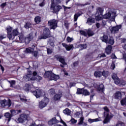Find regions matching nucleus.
Listing matches in <instances>:
<instances>
[{"mask_svg": "<svg viewBox=\"0 0 126 126\" xmlns=\"http://www.w3.org/2000/svg\"><path fill=\"white\" fill-rule=\"evenodd\" d=\"M37 75V72L34 71L32 73V71H28V74L24 76V80L25 81H29L30 80H37L39 81V80H42L43 79V77Z\"/></svg>", "mask_w": 126, "mask_h": 126, "instance_id": "nucleus-1", "label": "nucleus"}, {"mask_svg": "<svg viewBox=\"0 0 126 126\" xmlns=\"http://www.w3.org/2000/svg\"><path fill=\"white\" fill-rule=\"evenodd\" d=\"M63 1V0H52L51 10H53V12H55V13H57L62 9V6L59 4V3H61Z\"/></svg>", "mask_w": 126, "mask_h": 126, "instance_id": "nucleus-2", "label": "nucleus"}, {"mask_svg": "<svg viewBox=\"0 0 126 126\" xmlns=\"http://www.w3.org/2000/svg\"><path fill=\"white\" fill-rule=\"evenodd\" d=\"M7 32V37L9 40H13L15 38V36H17L19 32L17 29L12 30V28L8 27L6 28Z\"/></svg>", "mask_w": 126, "mask_h": 126, "instance_id": "nucleus-3", "label": "nucleus"}, {"mask_svg": "<svg viewBox=\"0 0 126 126\" xmlns=\"http://www.w3.org/2000/svg\"><path fill=\"white\" fill-rule=\"evenodd\" d=\"M44 77L45 78H48L49 80H55V81H57L58 79H60V76L53 73L52 71H45Z\"/></svg>", "mask_w": 126, "mask_h": 126, "instance_id": "nucleus-4", "label": "nucleus"}, {"mask_svg": "<svg viewBox=\"0 0 126 126\" xmlns=\"http://www.w3.org/2000/svg\"><path fill=\"white\" fill-rule=\"evenodd\" d=\"M104 110V117L105 118L103 123L104 124H108L110 123V120L113 118V115L111 113L109 112V108L105 106L103 107Z\"/></svg>", "mask_w": 126, "mask_h": 126, "instance_id": "nucleus-5", "label": "nucleus"}, {"mask_svg": "<svg viewBox=\"0 0 126 126\" xmlns=\"http://www.w3.org/2000/svg\"><path fill=\"white\" fill-rule=\"evenodd\" d=\"M116 16H117V11L115 9H111L108 13L103 16V17L105 19H110L113 21L115 20Z\"/></svg>", "mask_w": 126, "mask_h": 126, "instance_id": "nucleus-6", "label": "nucleus"}, {"mask_svg": "<svg viewBox=\"0 0 126 126\" xmlns=\"http://www.w3.org/2000/svg\"><path fill=\"white\" fill-rule=\"evenodd\" d=\"M112 77L113 80H114L115 84H117V85H119V86H122V85H126V82L124 80H120L119 77L117 76L116 74L113 73L112 76Z\"/></svg>", "mask_w": 126, "mask_h": 126, "instance_id": "nucleus-7", "label": "nucleus"}, {"mask_svg": "<svg viewBox=\"0 0 126 126\" xmlns=\"http://www.w3.org/2000/svg\"><path fill=\"white\" fill-rule=\"evenodd\" d=\"M51 36V31L49 28H45L43 30V33L40 36L38 37L39 40H42V39H47Z\"/></svg>", "mask_w": 126, "mask_h": 126, "instance_id": "nucleus-8", "label": "nucleus"}, {"mask_svg": "<svg viewBox=\"0 0 126 126\" xmlns=\"http://www.w3.org/2000/svg\"><path fill=\"white\" fill-rule=\"evenodd\" d=\"M80 33L81 35L85 36V37H87V36H88V37H91V36H93L94 35V32L92 31L90 29L85 31H80Z\"/></svg>", "mask_w": 126, "mask_h": 126, "instance_id": "nucleus-9", "label": "nucleus"}, {"mask_svg": "<svg viewBox=\"0 0 126 126\" xmlns=\"http://www.w3.org/2000/svg\"><path fill=\"white\" fill-rule=\"evenodd\" d=\"M48 25L50 26L49 29L50 30H52V29L55 30L58 27V20L53 19L49 21Z\"/></svg>", "mask_w": 126, "mask_h": 126, "instance_id": "nucleus-10", "label": "nucleus"}, {"mask_svg": "<svg viewBox=\"0 0 126 126\" xmlns=\"http://www.w3.org/2000/svg\"><path fill=\"white\" fill-rule=\"evenodd\" d=\"M0 107L1 108H5V107H7V108H9L11 106V100L10 99H8V100H6L5 99L1 100L0 101Z\"/></svg>", "mask_w": 126, "mask_h": 126, "instance_id": "nucleus-11", "label": "nucleus"}, {"mask_svg": "<svg viewBox=\"0 0 126 126\" xmlns=\"http://www.w3.org/2000/svg\"><path fill=\"white\" fill-rule=\"evenodd\" d=\"M50 100L48 97H44L43 99H42L40 102L39 103V106L40 109H43V108H45L48 104H49Z\"/></svg>", "mask_w": 126, "mask_h": 126, "instance_id": "nucleus-12", "label": "nucleus"}, {"mask_svg": "<svg viewBox=\"0 0 126 126\" xmlns=\"http://www.w3.org/2000/svg\"><path fill=\"white\" fill-rule=\"evenodd\" d=\"M35 89H33L35 90V91H32V93L35 96L36 98H40L41 96H43V93H42V91L41 90L37 89V87H35Z\"/></svg>", "mask_w": 126, "mask_h": 126, "instance_id": "nucleus-13", "label": "nucleus"}, {"mask_svg": "<svg viewBox=\"0 0 126 126\" xmlns=\"http://www.w3.org/2000/svg\"><path fill=\"white\" fill-rule=\"evenodd\" d=\"M55 58L56 60H57V61L58 60L59 62L62 63V64L60 65V66H61V67H64V65H66V63H65L64 59H63V57L60 56V55H56L55 56Z\"/></svg>", "mask_w": 126, "mask_h": 126, "instance_id": "nucleus-14", "label": "nucleus"}, {"mask_svg": "<svg viewBox=\"0 0 126 126\" xmlns=\"http://www.w3.org/2000/svg\"><path fill=\"white\" fill-rule=\"evenodd\" d=\"M103 11H104V10L101 7H98L96 9L97 13L99 14L97 17H96V18L97 19V20H101V19H103V15L102 14V13H103Z\"/></svg>", "mask_w": 126, "mask_h": 126, "instance_id": "nucleus-15", "label": "nucleus"}, {"mask_svg": "<svg viewBox=\"0 0 126 126\" xmlns=\"http://www.w3.org/2000/svg\"><path fill=\"white\" fill-rule=\"evenodd\" d=\"M122 28L121 25L116 26V27H110L109 29L113 34H116V33H118L119 32V30Z\"/></svg>", "mask_w": 126, "mask_h": 126, "instance_id": "nucleus-16", "label": "nucleus"}, {"mask_svg": "<svg viewBox=\"0 0 126 126\" xmlns=\"http://www.w3.org/2000/svg\"><path fill=\"white\" fill-rule=\"evenodd\" d=\"M27 120V115L26 114H22L20 115V118L16 120L17 123H23L25 121Z\"/></svg>", "mask_w": 126, "mask_h": 126, "instance_id": "nucleus-17", "label": "nucleus"}, {"mask_svg": "<svg viewBox=\"0 0 126 126\" xmlns=\"http://www.w3.org/2000/svg\"><path fill=\"white\" fill-rule=\"evenodd\" d=\"M35 89V87H34V86H33V85H29V84H26L25 86L24 87V90L27 92L30 91L31 90V92H32V90Z\"/></svg>", "mask_w": 126, "mask_h": 126, "instance_id": "nucleus-18", "label": "nucleus"}, {"mask_svg": "<svg viewBox=\"0 0 126 126\" xmlns=\"http://www.w3.org/2000/svg\"><path fill=\"white\" fill-rule=\"evenodd\" d=\"M62 45L64 48H65L66 51H70V50H72V49H73V45L72 44L67 45L66 43H62Z\"/></svg>", "mask_w": 126, "mask_h": 126, "instance_id": "nucleus-19", "label": "nucleus"}, {"mask_svg": "<svg viewBox=\"0 0 126 126\" xmlns=\"http://www.w3.org/2000/svg\"><path fill=\"white\" fill-rule=\"evenodd\" d=\"M58 123H60V122L59 120H57L56 117H54L48 122V125H49V126H53V125H55V124H57Z\"/></svg>", "mask_w": 126, "mask_h": 126, "instance_id": "nucleus-20", "label": "nucleus"}, {"mask_svg": "<svg viewBox=\"0 0 126 126\" xmlns=\"http://www.w3.org/2000/svg\"><path fill=\"white\" fill-rule=\"evenodd\" d=\"M34 48H35V45H32L31 47H29L28 48H26V50L25 51V52L26 54H31V53L34 52Z\"/></svg>", "mask_w": 126, "mask_h": 126, "instance_id": "nucleus-21", "label": "nucleus"}, {"mask_svg": "<svg viewBox=\"0 0 126 126\" xmlns=\"http://www.w3.org/2000/svg\"><path fill=\"white\" fill-rule=\"evenodd\" d=\"M32 39H33V36H32V34L30 33L28 37L25 38L24 41H25V43L27 44H29L30 41H31Z\"/></svg>", "mask_w": 126, "mask_h": 126, "instance_id": "nucleus-22", "label": "nucleus"}, {"mask_svg": "<svg viewBox=\"0 0 126 126\" xmlns=\"http://www.w3.org/2000/svg\"><path fill=\"white\" fill-rule=\"evenodd\" d=\"M101 121H102V119L100 117L94 119H92L90 118L88 119V122L90 123V124H92V123H96L97 122H101Z\"/></svg>", "mask_w": 126, "mask_h": 126, "instance_id": "nucleus-23", "label": "nucleus"}, {"mask_svg": "<svg viewBox=\"0 0 126 126\" xmlns=\"http://www.w3.org/2000/svg\"><path fill=\"white\" fill-rule=\"evenodd\" d=\"M10 113L11 116H15V115H17V114L21 113V110L12 109L10 110Z\"/></svg>", "mask_w": 126, "mask_h": 126, "instance_id": "nucleus-24", "label": "nucleus"}, {"mask_svg": "<svg viewBox=\"0 0 126 126\" xmlns=\"http://www.w3.org/2000/svg\"><path fill=\"white\" fill-rule=\"evenodd\" d=\"M82 14H83L82 11H80L79 12L75 13L74 16V21H77V19H78V17L80 16Z\"/></svg>", "mask_w": 126, "mask_h": 126, "instance_id": "nucleus-25", "label": "nucleus"}, {"mask_svg": "<svg viewBox=\"0 0 126 126\" xmlns=\"http://www.w3.org/2000/svg\"><path fill=\"white\" fill-rule=\"evenodd\" d=\"M95 22V19L93 18H89L87 21V24L88 25H92Z\"/></svg>", "mask_w": 126, "mask_h": 126, "instance_id": "nucleus-26", "label": "nucleus"}, {"mask_svg": "<svg viewBox=\"0 0 126 126\" xmlns=\"http://www.w3.org/2000/svg\"><path fill=\"white\" fill-rule=\"evenodd\" d=\"M112 49H113L112 46L107 45L105 49V53H106L107 55H110V54H111V52H112Z\"/></svg>", "mask_w": 126, "mask_h": 126, "instance_id": "nucleus-27", "label": "nucleus"}, {"mask_svg": "<svg viewBox=\"0 0 126 126\" xmlns=\"http://www.w3.org/2000/svg\"><path fill=\"white\" fill-rule=\"evenodd\" d=\"M115 99H122V93L117 91L114 94Z\"/></svg>", "mask_w": 126, "mask_h": 126, "instance_id": "nucleus-28", "label": "nucleus"}, {"mask_svg": "<svg viewBox=\"0 0 126 126\" xmlns=\"http://www.w3.org/2000/svg\"><path fill=\"white\" fill-rule=\"evenodd\" d=\"M4 117H5L6 119H7V120L8 122H10V120H11V118L12 117L11 114H10V113H9V112L5 113Z\"/></svg>", "mask_w": 126, "mask_h": 126, "instance_id": "nucleus-29", "label": "nucleus"}, {"mask_svg": "<svg viewBox=\"0 0 126 126\" xmlns=\"http://www.w3.org/2000/svg\"><path fill=\"white\" fill-rule=\"evenodd\" d=\"M63 113L64 114V115H66L67 116H70L71 111H70V110H69L68 108H66L63 111Z\"/></svg>", "mask_w": 126, "mask_h": 126, "instance_id": "nucleus-30", "label": "nucleus"}, {"mask_svg": "<svg viewBox=\"0 0 126 126\" xmlns=\"http://www.w3.org/2000/svg\"><path fill=\"white\" fill-rule=\"evenodd\" d=\"M95 77H101L102 76V72L100 71H95L94 73Z\"/></svg>", "mask_w": 126, "mask_h": 126, "instance_id": "nucleus-31", "label": "nucleus"}, {"mask_svg": "<svg viewBox=\"0 0 126 126\" xmlns=\"http://www.w3.org/2000/svg\"><path fill=\"white\" fill-rule=\"evenodd\" d=\"M100 40H102V42H104L106 44H108V37L106 35H103V36L100 37Z\"/></svg>", "mask_w": 126, "mask_h": 126, "instance_id": "nucleus-32", "label": "nucleus"}, {"mask_svg": "<svg viewBox=\"0 0 126 126\" xmlns=\"http://www.w3.org/2000/svg\"><path fill=\"white\" fill-rule=\"evenodd\" d=\"M34 21L36 24H39V23L41 22V17L39 16L35 17L34 18Z\"/></svg>", "mask_w": 126, "mask_h": 126, "instance_id": "nucleus-33", "label": "nucleus"}, {"mask_svg": "<svg viewBox=\"0 0 126 126\" xmlns=\"http://www.w3.org/2000/svg\"><path fill=\"white\" fill-rule=\"evenodd\" d=\"M74 116L76 118H81L83 117V115H82V113L81 112H78L75 113Z\"/></svg>", "mask_w": 126, "mask_h": 126, "instance_id": "nucleus-34", "label": "nucleus"}, {"mask_svg": "<svg viewBox=\"0 0 126 126\" xmlns=\"http://www.w3.org/2000/svg\"><path fill=\"white\" fill-rule=\"evenodd\" d=\"M32 27V24L30 22H27L25 25V28L26 29H29V28H31Z\"/></svg>", "mask_w": 126, "mask_h": 126, "instance_id": "nucleus-35", "label": "nucleus"}, {"mask_svg": "<svg viewBox=\"0 0 126 126\" xmlns=\"http://www.w3.org/2000/svg\"><path fill=\"white\" fill-rule=\"evenodd\" d=\"M61 97H62V94H55L54 96V100L55 101H58L61 99Z\"/></svg>", "mask_w": 126, "mask_h": 126, "instance_id": "nucleus-36", "label": "nucleus"}, {"mask_svg": "<svg viewBox=\"0 0 126 126\" xmlns=\"http://www.w3.org/2000/svg\"><path fill=\"white\" fill-rule=\"evenodd\" d=\"M83 95L85 96H89L90 95V92L87 91V90H83Z\"/></svg>", "mask_w": 126, "mask_h": 126, "instance_id": "nucleus-37", "label": "nucleus"}, {"mask_svg": "<svg viewBox=\"0 0 126 126\" xmlns=\"http://www.w3.org/2000/svg\"><path fill=\"white\" fill-rule=\"evenodd\" d=\"M18 41H20L21 42H23V41H24V36H23V35H20L18 37Z\"/></svg>", "mask_w": 126, "mask_h": 126, "instance_id": "nucleus-38", "label": "nucleus"}, {"mask_svg": "<svg viewBox=\"0 0 126 126\" xmlns=\"http://www.w3.org/2000/svg\"><path fill=\"white\" fill-rule=\"evenodd\" d=\"M84 121V118L83 116L82 117H80V118L79 119V122L78 123V125H83V121Z\"/></svg>", "mask_w": 126, "mask_h": 126, "instance_id": "nucleus-39", "label": "nucleus"}, {"mask_svg": "<svg viewBox=\"0 0 126 126\" xmlns=\"http://www.w3.org/2000/svg\"><path fill=\"white\" fill-rule=\"evenodd\" d=\"M104 76V77H107L108 75H109V72L108 71H103L101 72V76Z\"/></svg>", "mask_w": 126, "mask_h": 126, "instance_id": "nucleus-40", "label": "nucleus"}, {"mask_svg": "<svg viewBox=\"0 0 126 126\" xmlns=\"http://www.w3.org/2000/svg\"><path fill=\"white\" fill-rule=\"evenodd\" d=\"M104 85H103L102 84L99 85V88L98 89L99 91H101V92H103L104 91Z\"/></svg>", "mask_w": 126, "mask_h": 126, "instance_id": "nucleus-41", "label": "nucleus"}, {"mask_svg": "<svg viewBox=\"0 0 126 126\" xmlns=\"http://www.w3.org/2000/svg\"><path fill=\"white\" fill-rule=\"evenodd\" d=\"M83 89H78L76 94H83Z\"/></svg>", "mask_w": 126, "mask_h": 126, "instance_id": "nucleus-42", "label": "nucleus"}, {"mask_svg": "<svg viewBox=\"0 0 126 126\" xmlns=\"http://www.w3.org/2000/svg\"><path fill=\"white\" fill-rule=\"evenodd\" d=\"M121 103L122 106H126V97L121 100Z\"/></svg>", "mask_w": 126, "mask_h": 126, "instance_id": "nucleus-43", "label": "nucleus"}, {"mask_svg": "<svg viewBox=\"0 0 126 126\" xmlns=\"http://www.w3.org/2000/svg\"><path fill=\"white\" fill-rule=\"evenodd\" d=\"M108 43L109 44H110V45H114V43H115V40H114V38H113V37H111L109 40Z\"/></svg>", "mask_w": 126, "mask_h": 126, "instance_id": "nucleus-44", "label": "nucleus"}, {"mask_svg": "<svg viewBox=\"0 0 126 126\" xmlns=\"http://www.w3.org/2000/svg\"><path fill=\"white\" fill-rule=\"evenodd\" d=\"M81 50H84L87 48V44H81L80 45Z\"/></svg>", "mask_w": 126, "mask_h": 126, "instance_id": "nucleus-45", "label": "nucleus"}, {"mask_svg": "<svg viewBox=\"0 0 126 126\" xmlns=\"http://www.w3.org/2000/svg\"><path fill=\"white\" fill-rule=\"evenodd\" d=\"M20 97V100L22 101V102H25V103H27V102H29L28 99L25 98V97L22 98L21 96Z\"/></svg>", "mask_w": 126, "mask_h": 126, "instance_id": "nucleus-46", "label": "nucleus"}, {"mask_svg": "<svg viewBox=\"0 0 126 126\" xmlns=\"http://www.w3.org/2000/svg\"><path fill=\"white\" fill-rule=\"evenodd\" d=\"M122 43H126V44L123 46V48L124 50H126V39H122Z\"/></svg>", "mask_w": 126, "mask_h": 126, "instance_id": "nucleus-47", "label": "nucleus"}, {"mask_svg": "<svg viewBox=\"0 0 126 126\" xmlns=\"http://www.w3.org/2000/svg\"><path fill=\"white\" fill-rule=\"evenodd\" d=\"M66 40H67L68 43H70V42H72V41H73V38H72L69 36H68L66 38Z\"/></svg>", "mask_w": 126, "mask_h": 126, "instance_id": "nucleus-48", "label": "nucleus"}, {"mask_svg": "<svg viewBox=\"0 0 126 126\" xmlns=\"http://www.w3.org/2000/svg\"><path fill=\"white\" fill-rule=\"evenodd\" d=\"M47 51L48 55H51V54L53 53V49L51 48H47Z\"/></svg>", "mask_w": 126, "mask_h": 126, "instance_id": "nucleus-49", "label": "nucleus"}, {"mask_svg": "<svg viewBox=\"0 0 126 126\" xmlns=\"http://www.w3.org/2000/svg\"><path fill=\"white\" fill-rule=\"evenodd\" d=\"M70 122L71 124H76V123H77V120L74 119L73 118H72L70 120Z\"/></svg>", "mask_w": 126, "mask_h": 126, "instance_id": "nucleus-50", "label": "nucleus"}, {"mask_svg": "<svg viewBox=\"0 0 126 126\" xmlns=\"http://www.w3.org/2000/svg\"><path fill=\"white\" fill-rule=\"evenodd\" d=\"M49 93H50V94H51V95H54V94H55V89H51L49 90Z\"/></svg>", "mask_w": 126, "mask_h": 126, "instance_id": "nucleus-51", "label": "nucleus"}, {"mask_svg": "<svg viewBox=\"0 0 126 126\" xmlns=\"http://www.w3.org/2000/svg\"><path fill=\"white\" fill-rule=\"evenodd\" d=\"M59 118L61 120L60 123H61V124H63V125L64 126H67V125H66V124L64 123L63 119H62L61 116H59Z\"/></svg>", "mask_w": 126, "mask_h": 126, "instance_id": "nucleus-52", "label": "nucleus"}, {"mask_svg": "<svg viewBox=\"0 0 126 126\" xmlns=\"http://www.w3.org/2000/svg\"><path fill=\"white\" fill-rule=\"evenodd\" d=\"M32 53V54L33 55V56H34V57H35V58L37 57V55H38V52L33 51Z\"/></svg>", "mask_w": 126, "mask_h": 126, "instance_id": "nucleus-53", "label": "nucleus"}, {"mask_svg": "<svg viewBox=\"0 0 126 126\" xmlns=\"http://www.w3.org/2000/svg\"><path fill=\"white\" fill-rule=\"evenodd\" d=\"M11 87H13V85L15 84V81H11L10 82Z\"/></svg>", "mask_w": 126, "mask_h": 126, "instance_id": "nucleus-54", "label": "nucleus"}, {"mask_svg": "<svg viewBox=\"0 0 126 126\" xmlns=\"http://www.w3.org/2000/svg\"><path fill=\"white\" fill-rule=\"evenodd\" d=\"M106 57V55L105 54H99L98 55L99 58H105Z\"/></svg>", "mask_w": 126, "mask_h": 126, "instance_id": "nucleus-55", "label": "nucleus"}, {"mask_svg": "<svg viewBox=\"0 0 126 126\" xmlns=\"http://www.w3.org/2000/svg\"><path fill=\"white\" fill-rule=\"evenodd\" d=\"M111 59H117V57L114 54H112L111 56Z\"/></svg>", "mask_w": 126, "mask_h": 126, "instance_id": "nucleus-56", "label": "nucleus"}, {"mask_svg": "<svg viewBox=\"0 0 126 126\" xmlns=\"http://www.w3.org/2000/svg\"><path fill=\"white\" fill-rule=\"evenodd\" d=\"M5 5H6V2L1 3L0 5V7H2V8H3L4 6H5Z\"/></svg>", "mask_w": 126, "mask_h": 126, "instance_id": "nucleus-57", "label": "nucleus"}, {"mask_svg": "<svg viewBox=\"0 0 126 126\" xmlns=\"http://www.w3.org/2000/svg\"><path fill=\"white\" fill-rule=\"evenodd\" d=\"M116 67V65H115V64L114 63H112L111 64V69H115V67Z\"/></svg>", "mask_w": 126, "mask_h": 126, "instance_id": "nucleus-58", "label": "nucleus"}, {"mask_svg": "<svg viewBox=\"0 0 126 126\" xmlns=\"http://www.w3.org/2000/svg\"><path fill=\"white\" fill-rule=\"evenodd\" d=\"M63 7L64 8V10H66V9H70V7H66L64 5H63Z\"/></svg>", "mask_w": 126, "mask_h": 126, "instance_id": "nucleus-59", "label": "nucleus"}, {"mask_svg": "<svg viewBox=\"0 0 126 126\" xmlns=\"http://www.w3.org/2000/svg\"><path fill=\"white\" fill-rule=\"evenodd\" d=\"M44 5H45V2H42V3L39 4V6H41V7L44 6Z\"/></svg>", "mask_w": 126, "mask_h": 126, "instance_id": "nucleus-60", "label": "nucleus"}, {"mask_svg": "<svg viewBox=\"0 0 126 126\" xmlns=\"http://www.w3.org/2000/svg\"><path fill=\"white\" fill-rule=\"evenodd\" d=\"M48 43H49L50 45L52 46V47H54L55 46V44H54L53 42H50L48 41Z\"/></svg>", "mask_w": 126, "mask_h": 126, "instance_id": "nucleus-61", "label": "nucleus"}, {"mask_svg": "<svg viewBox=\"0 0 126 126\" xmlns=\"http://www.w3.org/2000/svg\"><path fill=\"white\" fill-rule=\"evenodd\" d=\"M74 66H77L78 65V62H76L73 63Z\"/></svg>", "mask_w": 126, "mask_h": 126, "instance_id": "nucleus-62", "label": "nucleus"}, {"mask_svg": "<svg viewBox=\"0 0 126 126\" xmlns=\"http://www.w3.org/2000/svg\"><path fill=\"white\" fill-rule=\"evenodd\" d=\"M102 26H105V25H106V21H102Z\"/></svg>", "mask_w": 126, "mask_h": 126, "instance_id": "nucleus-63", "label": "nucleus"}, {"mask_svg": "<svg viewBox=\"0 0 126 126\" xmlns=\"http://www.w3.org/2000/svg\"><path fill=\"white\" fill-rule=\"evenodd\" d=\"M123 58L125 61L126 62V54H123Z\"/></svg>", "mask_w": 126, "mask_h": 126, "instance_id": "nucleus-64", "label": "nucleus"}]
</instances>
